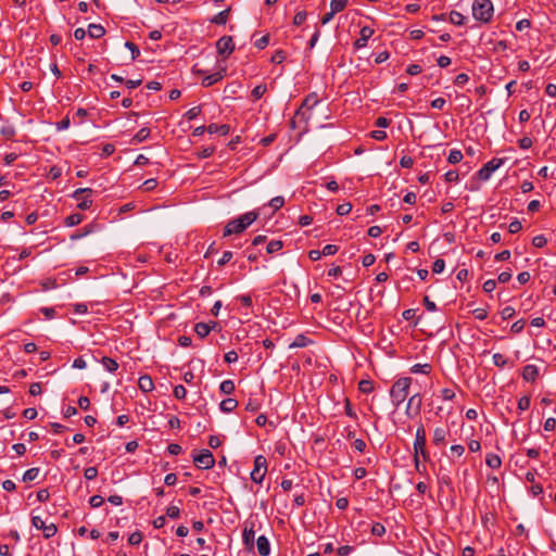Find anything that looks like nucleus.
I'll list each match as a JSON object with an SVG mask.
<instances>
[{"instance_id": "4be33fe9", "label": "nucleus", "mask_w": 556, "mask_h": 556, "mask_svg": "<svg viewBox=\"0 0 556 556\" xmlns=\"http://www.w3.org/2000/svg\"><path fill=\"white\" fill-rule=\"evenodd\" d=\"M225 70L220 71V72H215L211 75H207L205 77H203L202 79V86L204 87H210V86H213L214 84L218 83L219 80L223 79L224 77V73Z\"/></svg>"}, {"instance_id": "9d476101", "label": "nucleus", "mask_w": 556, "mask_h": 556, "mask_svg": "<svg viewBox=\"0 0 556 556\" xmlns=\"http://www.w3.org/2000/svg\"><path fill=\"white\" fill-rule=\"evenodd\" d=\"M374 35V29L369 26H364L359 30V38L354 42V48L359 50L366 47L368 39Z\"/></svg>"}, {"instance_id": "7ed1b4c3", "label": "nucleus", "mask_w": 556, "mask_h": 556, "mask_svg": "<svg viewBox=\"0 0 556 556\" xmlns=\"http://www.w3.org/2000/svg\"><path fill=\"white\" fill-rule=\"evenodd\" d=\"M507 159L493 157L491 161L485 163L478 172L477 177L481 181H486L491 178L492 174L498 169Z\"/></svg>"}, {"instance_id": "39448f33", "label": "nucleus", "mask_w": 556, "mask_h": 556, "mask_svg": "<svg viewBox=\"0 0 556 556\" xmlns=\"http://www.w3.org/2000/svg\"><path fill=\"white\" fill-rule=\"evenodd\" d=\"M93 190L91 188H79L72 193V198L79 201L77 207L79 210H89L92 205L91 194Z\"/></svg>"}, {"instance_id": "473e14b6", "label": "nucleus", "mask_w": 556, "mask_h": 556, "mask_svg": "<svg viewBox=\"0 0 556 556\" xmlns=\"http://www.w3.org/2000/svg\"><path fill=\"white\" fill-rule=\"evenodd\" d=\"M235 389H236V386H235V382L232 380H224L220 384H219V390L222 393L224 394H227V395H230L235 392Z\"/></svg>"}, {"instance_id": "2f4dec72", "label": "nucleus", "mask_w": 556, "mask_h": 556, "mask_svg": "<svg viewBox=\"0 0 556 556\" xmlns=\"http://www.w3.org/2000/svg\"><path fill=\"white\" fill-rule=\"evenodd\" d=\"M448 20L452 24L462 26L465 24L466 17L458 11H452L448 15Z\"/></svg>"}, {"instance_id": "e2e57ef3", "label": "nucleus", "mask_w": 556, "mask_h": 556, "mask_svg": "<svg viewBox=\"0 0 556 556\" xmlns=\"http://www.w3.org/2000/svg\"><path fill=\"white\" fill-rule=\"evenodd\" d=\"M445 262L442 258H437L432 264V271L434 274H441L444 270Z\"/></svg>"}, {"instance_id": "6e6552de", "label": "nucleus", "mask_w": 556, "mask_h": 556, "mask_svg": "<svg viewBox=\"0 0 556 556\" xmlns=\"http://www.w3.org/2000/svg\"><path fill=\"white\" fill-rule=\"evenodd\" d=\"M421 405H422L421 395L419 393L412 395L408 399V402L406 405L405 414L407 415V417H415V416L419 415L420 410H421Z\"/></svg>"}, {"instance_id": "ea45409f", "label": "nucleus", "mask_w": 556, "mask_h": 556, "mask_svg": "<svg viewBox=\"0 0 556 556\" xmlns=\"http://www.w3.org/2000/svg\"><path fill=\"white\" fill-rule=\"evenodd\" d=\"M58 532V527L55 523H49L46 525V527L42 529V534L45 539H50L54 536Z\"/></svg>"}, {"instance_id": "f257e3e1", "label": "nucleus", "mask_w": 556, "mask_h": 556, "mask_svg": "<svg viewBox=\"0 0 556 556\" xmlns=\"http://www.w3.org/2000/svg\"><path fill=\"white\" fill-rule=\"evenodd\" d=\"M410 384L412 378L409 377L400 378L392 384L390 389V397L395 408H399L407 399Z\"/></svg>"}, {"instance_id": "79ce46f5", "label": "nucleus", "mask_w": 556, "mask_h": 556, "mask_svg": "<svg viewBox=\"0 0 556 556\" xmlns=\"http://www.w3.org/2000/svg\"><path fill=\"white\" fill-rule=\"evenodd\" d=\"M370 532L375 536H383L386 534V527L380 522H375L371 526Z\"/></svg>"}, {"instance_id": "338daca9", "label": "nucleus", "mask_w": 556, "mask_h": 556, "mask_svg": "<svg viewBox=\"0 0 556 556\" xmlns=\"http://www.w3.org/2000/svg\"><path fill=\"white\" fill-rule=\"evenodd\" d=\"M98 476V469L97 467H87L84 471V477L87 480H94Z\"/></svg>"}, {"instance_id": "423d86ee", "label": "nucleus", "mask_w": 556, "mask_h": 556, "mask_svg": "<svg viewBox=\"0 0 556 556\" xmlns=\"http://www.w3.org/2000/svg\"><path fill=\"white\" fill-rule=\"evenodd\" d=\"M193 462L200 469H211L215 465V459L210 450H202L199 454H194Z\"/></svg>"}, {"instance_id": "bf43d9fd", "label": "nucleus", "mask_w": 556, "mask_h": 556, "mask_svg": "<svg viewBox=\"0 0 556 556\" xmlns=\"http://www.w3.org/2000/svg\"><path fill=\"white\" fill-rule=\"evenodd\" d=\"M522 229V225L519 219H513L508 225V231L510 233H517Z\"/></svg>"}, {"instance_id": "2eb2a0df", "label": "nucleus", "mask_w": 556, "mask_h": 556, "mask_svg": "<svg viewBox=\"0 0 556 556\" xmlns=\"http://www.w3.org/2000/svg\"><path fill=\"white\" fill-rule=\"evenodd\" d=\"M262 407V399L260 394L251 393L245 404V410L250 413H256Z\"/></svg>"}, {"instance_id": "5fc2aeb1", "label": "nucleus", "mask_w": 556, "mask_h": 556, "mask_svg": "<svg viewBox=\"0 0 556 556\" xmlns=\"http://www.w3.org/2000/svg\"><path fill=\"white\" fill-rule=\"evenodd\" d=\"M352 210V204L346 202V203H342L340 205L337 206V214L340 215V216H344V215H348Z\"/></svg>"}, {"instance_id": "6e6d98bb", "label": "nucleus", "mask_w": 556, "mask_h": 556, "mask_svg": "<svg viewBox=\"0 0 556 556\" xmlns=\"http://www.w3.org/2000/svg\"><path fill=\"white\" fill-rule=\"evenodd\" d=\"M201 114V106H193L189 109L185 116L187 119L192 121L195 119Z\"/></svg>"}, {"instance_id": "9b49d317", "label": "nucleus", "mask_w": 556, "mask_h": 556, "mask_svg": "<svg viewBox=\"0 0 556 556\" xmlns=\"http://www.w3.org/2000/svg\"><path fill=\"white\" fill-rule=\"evenodd\" d=\"M244 230H245L244 226L240 222H237V218H233V219L229 220L227 223V225L225 226L223 236L228 237L231 235H238V233L243 232Z\"/></svg>"}, {"instance_id": "0e129e2a", "label": "nucleus", "mask_w": 556, "mask_h": 556, "mask_svg": "<svg viewBox=\"0 0 556 556\" xmlns=\"http://www.w3.org/2000/svg\"><path fill=\"white\" fill-rule=\"evenodd\" d=\"M307 17V13L305 11H299L293 17V25L300 26L302 25Z\"/></svg>"}, {"instance_id": "c85d7f7f", "label": "nucleus", "mask_w": 556, "mask_h": 556, "mask_svg": "<svg viewBox=\"0 0 556 556\" xmlns=\"http://www.w3.org/2000/svg\"><path fill=\"white\" fill-rule=\"evenodd\" d=\"M230 8L219 12L213 18H211V23L216 25H225L228 21Z\"/></svg>"}, {"instance_id": "774afa93", "label": "nucleus", "mask_w": 556, "mask_h": 556, "mask_svg": "<svg viewBox=\"0 0 556 556\" xmlns=\"http://www.w3.org/2000/svg\"><path fill=\"white\" fill-rule=\"evenodd\" d=\"M354 551V546L342 545L337 549L338 556H348Z\"/></svg>"}, {"instance_id": "052dcab7", "label": "nucleus", "mask_w": 556, "mask_h": 556, "mask_svg": "<svg viewBox=\"0 0 556 556\" xmlns=\"http://www.w3.org/2000/svg\"><path fill=\"white\" fill-rule=\"evenodd\" d=\"M156 186H157V180L154 178H150V179H147L143 181V184L141 185V188L144 191H152L156 188Z\"/></svg>"}, {"instance_id": "f3484780", "label": "nucleus", "mask_w": 556, "mask_h": 556, "mask_svg": "<svg viewBox=\"0 0 556 556\" xmlns=\"http://www.w3.org/2000/svg\"><path fill=\"white\" fill-rule=\"evenodd\" d=\"M254 536L255 531L253 529V526L250 528H244L242 533V541L247 549L252 551L254 548Z\"/></svg>"}, {"instance_id": "393cba45", "label": "nucleus", "mask_w": 556, "mask_h": 556, "mask_svg": "<svg viewBox=\"0 0 556 556\" xmlns=\"http://www.w3.org/2000/svg\"><path fill=\"white\" fill-rule=\"evenodd\" d=\"M237 406H238V401L232 397L225 399L219 404V408L224 413H231L237 408Z\"/></svg>"}, {"instance_id": "864d4df0", "label": "nucleus", "mask_w": 556, "mask_h": 556, "mask_svg": "<svg viewBox=\"0 0 556 556\" xmlns=\"http://www.w3.org/2000/svg\"><path fill=\"white\" fill-rule=\"evenodd\" d=\"M173 394L177 400H184L187 395V390L182 384H178L174 388Z\"/></svg>"}, {"instance_id": "a878e982", "label": "nucleus", "mask_w": 556, "mask_h": 556, "mask_svg": "<svg viewBox=\"0 0 556 556\" xmlns=\"http://www.w3.org/2000/svg\"><path fill=\"white\" fill-rule=\"evenodd\" d=\"M84 220V215L80 213H74L65 217L64 219V226L66 227H74L79 225Z\"/></svg>"}, {"instance_id": "680f3d73", "label": "nucleus", "mask_w": 556, "mask_h": 556, "mask_svg": "<svg viewBox=\"0 0 556 556\" xmlns=\"http://www.w3.org/2000/svg\"><path fill=\"white\" fill-rule=\"evenodd\" d=\"M546 243H547V239L544 235H538V236L533 237V239H532V244L535 248H543L546 245Z\"/></svg>"}, {"instance_id": "3c124183", "label": "nucleus", "mask_w": 556, "mask_h": 556, "mask_svg": "<svg viewBox=\"0 0 556 556\" xmlns=\"http://www.w3.org/2000/svg\"><path fill=\"white\" fill-rule=\"evenodd\" d=\"M268 205L270 207H273L274 211H277L285 205V199H283V197H280V195L275 197L269 201Z\"/></svg>"}, {"instance_id": "37998d69", "label": "nucleus", "mask_w": 556, "mask_h": 556, "mask_svg": "<svg viewBox=\"0 0 556 556\" xmlns=\"http://www.w3.org/2000/svg\"><path fill=\"white\" fill-rule=\"evenodd\" d=\"M318 103V98L316 93H309L303 101L302 108L307 106L309 110L313 109Z\"/></svg>"}, {"instance_id": "6ab92c4d", "label": "nucleus", "mask_w": 556, "mask_h": 556, "mask_svg": "<svg viewBox=\"0 0 556 556\" xmlns=\"http://www.w3.org/2000/svg\"><path fill=\"white\" fill-rule=\"evenodd\" d=\"M258 218V213L256 211H251L244 213L237 217V222H240L244 228L247 229L251 224H253Z\"/></svg>"}, {"instance_id": "aec40b11", "label": "nucleus", "mask_w": 556, "mask_h": 556, "mask_svg": "<svg viewBox=\"0 0 556 556\" xmlns=\"http://www.w3.org/2000/svg\"><path fill=\"white\" fill-rule=\"evenodd\" d=\"M138 387L142 392L148 393L154 389V383L149 375H143L138 380Z\"/></svg>"}, {"instance_id": "69168bd1", "label": "nucleus", "mask_w": 556, "mask_h": 556, "mask_svg": "<svg viewBox=\"0 0 556 556\" xmlns=\"http://www.w3.org/2000/svg\"><path fill=\"white\" fill-rule=\"evenodd\" d=\"M516 311L511 306H506L501 311V316L504 320L510 319L515 316Z\"/></svg>"}, {"instance_id": "5701e85b", "label": "nucleus", "mask_w": 556, "mask_h": 556, "mask_svg": "<svg viewBox=\"0 0 556 556\" xmlns=\"http://www.w3.org/2000/svg\"><path fill=\"white\" fill-rule=\"evenodd\" d=\"M313 343V340L306 337L303 333L298 334L293 342L289 345L290 349L294 348H305Z\"/></svg>"}, {"instance_id": "bb28decb", "label": "nucleus", "mask_w": 556, "mask_h": 556, "mask_svg": "<svg viewBox=\"0 0 556 556\" xmlns=\"http://www.w3.org/2000/svg\"><path fill=\"white\" fill-rule=\"evenodd\" d=\"M485 464L492 469H498L502 466V459L498 455L489 453L485 457Z\"/></svg>"}, {"instance_id": "f8f14e48", "label": "nucleus", "mask_w": 556, "mask_h": 556, "mask_svg": "<svg viewBox=\"0 0 556 556\" xmlns=\"http://www.w3.org/2000/svg\"><path fill=\"white\" fill-rule=\"evenodd\" d=\"M218 324L216 321L197 323L194 325V332L199 338L204 339L208 336L212 329H215Z\"/></svg>"}, {"instance_id": "412c9836", "label": "nucleus", "mask_w": 556, "mask_h": 556, "mask_svg": "<svg viewBox=\"0 0 556 556\" xmlns=\"http://www.w3.org/2000/svg\"><path fill=\"white\" fill-rule=\"evenodd\" d=\"M230 131V126L227 125V124H210L207 126V132L213 135V134H219L222 136H227Z\"/></svg>"}, {"instance_id": "49530a36", "label": "nucleus", "mask_w": 556, "mask_h": 556, "mask_svg": "<svg viewBox=\"0 0 556 556\" xmlns=\"http://www.w3.org/2000/svg\"><path fill=\"white\" fill-rule=\"evenodd\" d=\"M125 47L131 52V60L135 61L140 55V50L132 41H126Z\"/></svg>"}, {"instance_id": "cd10ccee", "label": "nucleus", "mask_w": 556, "mask_h": 556, "mask_svg": "<svg viewBox=\"0 0 556 556\" xmlns=\"http://www.w3.org/2000/svg\"><path fill=\"white\" fill-rule=\"evenodd\" d=\"M100 363L110 372H115L118 369V363L109 356H103Z\"/></svg>"}, {"instance_id": "20e7f679", "label": "nucleus", "mask_w": 556, "mask_h": 556, "mask_svg": "<svg viewBox=\"0 0 556 556\" xmlns=\"http://www.w3.org/2000/svg\"><path fill=\"white\" fill-rule=\"evenodd\" d=\"M267 472V459L264 455H257L254 458L253 470L251 471V480L257 484H261Z\"/></svg>"}, {"instance_id": "1a4fd4ad", "label": "nucleus", "mask_w": 556, "mask_h": 556, "mask_svg": "<svg viewBox=\"0 0 556 556\" xmlns=\"http://www.w3.org/2000/svg\"><path fill=\"white\" fill-rule=\"evenodd\" d=\"M426 442H427L426 430H425L424 425H420L416 429L415 441L413 444L414 455L418 456V451L426 448Z\"/></svg>"}, {"instance_id": "c03bdc74", "label": "nucleus", "mask_w": 556, "mask_h": 556, "mask_svg": "<svg viewBox=\"0 0 556 556\" xmlns=\"http://www.w3.org/2000/svg\"><path fill=\"white\" fill-rule=\"evenodd\" d=\"M531 397L529 395H523L518 400V409L520 412H525L530 408Z\"/></svg>"}, {"instance_id": "72a5a7b5", "label": "nucleus", "mask_w": 556, "mask_h": 556, "mask_svg": "<svg viewBox=\"0 0 556 556\" xmlns=\"http://www.w3.org/2000/svg\"><path fill=\"white\" fill-rule=\"evenodd\" d=\"M358 390L364 394H369L374 391V382L369 379H363L358 382Z\"/></svg>"}, {"instance_id": "8fccbe9b", "label": "nucleus", "mask_w": 556, "mask_h": 556, "mask_svg": "<svg viewBox=\"0 0 556 556\" xmlns=\"http://www.w3.org/2000/svg\"><path fill=\"white\" fill-rule=\"evenodd\" d=\"M143 539V535L140 531H135L128 536V543L130 545H139Z\"/></svg>"}, {"instance_id": "603ef678", "label": "nucleus", "mask_w": 556, "mask_h": 556, "mask_svg": "<svg viewBox=\"0 0 556 556\" xmlns=\"http://www.w3.org/2000/svg\"><path fill=\"white\" fill-rule=\"evenodd\" d=\"M214 152H215V148L214 147H205V148H202L201 150H199L197 152V156L199 159H207L211 155H213Z\"/></svg>"}, {"instance_id": "a18cd8bd", "label": "nucleus", "mask_w": 556, "mask_h": 556, "mask_svg": "<svg viewBox=\"0 0 556 556\" xmlns=\"http://www.w3.org/2000/svg\"><path fill=\"white\" fill-rule=\"evenodd\" d=\"M287 59V53L283 50H277L271 59L270 62L274 64H281Z\"/></svg>"}, {"instance_id": "4c0bfd02", "label": "nucleus", "mask_w": 556, "mask_h": 556, "mask_svg": "<svg viewBox=\"0 0 556 556\" xmlns=\"http://www.w3.org/2000/svg\"><path fill=\"white\" fill-rule=\"evenodd\" d=\"M39 475V468L34 467L30 469H27L23 475V481L24 482H30L34 481Z\"/></svg>"}, {"instance_id": "f704fd0d", "label": "nucleus", "mask_w": 556, "mask_h": 556, "mask_svg": "<svg viewBox=\"0 0 556 556\" xmlns=\"http://www.w3.org/2000/svg\"><path fill=\"white\" fill-rule=\"evenodd\" d=\"M0 134L8 140H12L16 135V129L13 125H4L0 129Z\"/></svg>"}, {"instance_id": "f03ea898", "label": "nucleus", "mask_w": 556, "mask_h": 556, "mask_svg": "<svg viewBox=\"0 0 556 556\" xmlns=\"http://www.w3.org/2000/svg\"><path fill=\"white\" fill-rule=\"evenodd\" d=\"M494 9L491 0H475L472 3L473 17L482 23H489L493 17Z\"/></svg>"}, {"instance_id": "b1692460", "label": "nucleus", "mask_w": 556, "mask_h": 556, "mask_svg": "<svg viewBox=\"0 0 556 556\" xmlns=\"http://www.w3.org/2000/svg\"><path fill=\"white\" fill-rule=\"evenodd\" d=\"M88 35L93 39H99L105 35V28L100 24H90Z\"/></svg>"}, {"instance_id": "ddd939ff", "label": "nucleus", "mask_w": 556, "mask_h": 556, "mask_svg": "<svg viewBox=\"0 0 556 556\" xmlns=\"http://www.w3.org/2000/svg\"><path fill=\"white\" fill-rule=\"evenodd\" d=\"M522 379L527 382H534L539 377V368L535 365L529 364L522 368Z\"/></svg>"}, {"instance_id": "de8ad7c7", "label": "nucleus", "mask_w": 556, "mask_h": 556, "mask_svg": "<svg viewBox=\"0 0 556 556\" xmlns=\"http://www.w3.org/2000/svg\"><path fill=\"white\" fill-rule=\"evenodd\" d=\"M166 516L170 519H177L180 517V508L176 505H170L166 508Z\"/></svg>"}, {"instance_id": "a211bd4d", "label": "nucleus", "mask_w": 556, "mask_h": 556, "mask_svg": "<svg viewBox=\"0 0 556 556\" xmlns=\"http://www.w3.org/2000/svg\"><path fill=\"white\" fill-rule=\"evenodd\" d=\"M257 552L261 556H268L270 553V544L265 535H260L256 540Z\"/></svg>"}, {"instance_id": "58836bf2", "label": "nucleus", "mask_w": 556, "mask_h": 556, "mask_svg": "<svg viewBox=\"0 0 556 556\" xmlns=\"http://www.w3.org/2000/svg\"><path fill=\"white\" fill-rule=\"evenodd\" d=\"M348 4V0H331L330 1V10L336 13H339L345 9Z\"/></svg>"}, {"instance_id": "0eeeda50", "label": "nucleus", "mask_w": 556, "mask_h": 556, "mask_svg": "<svg viewBox=\"0 0 556 556\" xmlns=\"http://www.w3.org/2000/svg\"><path fill=\"white\" fill-rule=\"evenodd\" d=\"M216 49L218 54L226 60L235 50V43L231 36H223L216 42Z\"/></svg>"}, {"instance_id": "4468645a", "label": "nucleus", "mask_w": 556, "mask_h": 556, "mask_svg": "<svg viewBox=\"0 0 556 556\" xmlns=\"http://www.w3.org/2000/svg\"><path fill=\"white\" fill-rule=\"evenodd\" d=\"M448 434V429L445 427H437L433 430L432 443L435 446L444 445L446 442V435Z\"/></svg>"}, {"instance_id": "dca6fc26", "label": "nucleus", "mask_w": 556, "mask_h": 556, "mask_svg": "<svg viewBox=\"0 0 556 556\" xmlns=\"http://www.w3.org/2000/svg\"><path fill=\"white\" fill-rule=\"evenodd\" d=\"M97 227H98V226H97L96 224H93V223L88 224V225L84 226L81 229H79V230H77V231L73 232V233L70 236V239H71L72 241L79 240V239H81V238H84V237H86V236H88V235H90V233L94 232V231H96V229H97Z\"/></svg>"}, {"instance_id": "c9c22d12", "label": "nucleus", "mask_w": 556, "mask_h": 556, "mask_svg": "<svg viewBox=\"0 0 556 556\" xmlns=\"http://www.w3.org/2000/svg\"><path fill=\"white\" fill-rule=\"evenodd\" d=\"M283 247V242L281 240H271L266 245V252L268 254H274L280 251Z\"/></svg>"}, {"instance_id": "a19ab883", "label": "nucleus", "mask_w": 556, "mask_h": 556, "mask_svg": "<svg viewBox=\"0 0 556 556\" xmlns=\"http://www.w3.org/2000/svg\"><path fill=\"white\" fill-rule=\"evenodd\" d=\"M463 160V153L459 150H451L447 156V161L451 164H457Z\"/></svg>"}, {"instance_id": "c756f323", "label": "nucleus", "mask_w": 556, "mask_h": 556, "mask_svg": "<svg viewBox=\"0 0 556 556\" xmlns=\"http://www.w3.org/2000/svg\"><path fill=\"white\" fill-rule=\"evenodd\" d=\"M431 371H432V366L428 363L415 364L410 367V372H413V374L430 375Z\"/></svg>"}, {"instance_id": "7c9ffc66", "label": "nucleus", "mask_w": 556, "mask_h": 556, "mask_svg": "<svg viewBox=\"0 0 556 556\" xmlns=\"http://www.w3.org/2000/svg\"><path fill=\"white\" fill-rule=\"evenodd\" d=\"M149 136H150V129L148 127H143L136 132V135L131 139V142L140 143V142L147 140L149 138Z\"/></svg>"}, {"instance_id": "13d9d810", "label": "nucleus", "mask_w": 556, "mask_h": 556, "mask_svg": "<svg viewBox=\"0 0 556 556\" xmlns=\"http://www.w3.org/2000/svg\"><path fill=\"white\" fill-rule=\"evenodd\" d=\"M338 250H339L338 245H336V244H327L321 250V254H323V256L334 255L338 252Z\"/></svg>"}, {"instance_id": "e433bc0d", "label": "nucleus", "mask_w": 556, "mask_h": 556, "mask_svg": "<svg viewBox=\"0 0 556 556\" xmlns=\"http://www.w3.org/2000/svg\"><path fill=\"white\" fill-rule=\"evenodd\" d=\"M493 364L498 368H504L509 365V361L505 355L495 353L493 354Z\"/></svg>"}, {"instance_id": "4d7b16f0", "label": "nucleus", "mask_w": 556, "mask_h": 556, "mask_svg": "<svg viewBox=\"0 0 556 556\" xmlns=\"http://www.w3.org/2000/svg\"><path fill=\"white\" fill-rule=\"evenodd\" d=\"M344 412L350 418L357 419V415L354 412L351 401L348 397L344 400Z\"/></svg>"}, {"instance_id": "09e8293b", "label": "nucleus", "mask_w": 556, "mask_h": 556, "mask_svg": "<svg viewBox=\"0 0 556 556\" xmlns=\"http://www.w3.org/2000/svg\"><path fill=\"white\" fill-rule=\"evenodd\" d=\"M267 88L266 85H257L253 88L251 94L255 100L261 99L264 93L266 92Z\"/></svg>"}]
</instances>
